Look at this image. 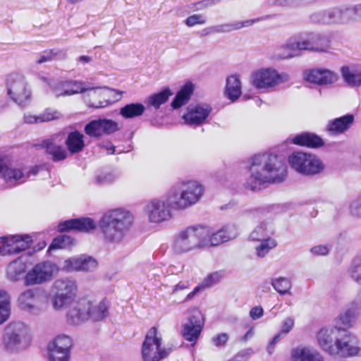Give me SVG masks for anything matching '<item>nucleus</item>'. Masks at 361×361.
<instances>
[{
  "label": "nucleus",
  "instance_id": "nucleus-61",
  "mask_svg": "<svg viewBox=\"0 0 361 361\" xmlns=\"http://www.w3.org/2000/svg\"><path fill=\"white\" fill-rule=\"evenodd\" d=\"M4 247H6V237H1L0 238V252L3 255H6Z\"/></svg>",
  "mask_w": 361,
  "mask_h": 361
},
{
  "label": "nucleus",
  "instance_id": "nucleus-32",
  "mask_svg": "<svg viewBox=\"0 0 361 361\" xmlns=\"http://www.w3.org/2000/svg\"><path fill=\"white\" fill-rule=\"evenodd\" d=\"M109 315V306L106 299H103L97 305H93L89 300L88 319L94 321H101Z\"/></svg>",
  "mask_w": 361,
  "mask_h": 361
},
{
  "label": "nucleus",
  "instance_id": "nucleus-37",
  "mask_svg": "<svg viewBox=\"0 0 361 361\" xmlns=\"http://www.w3.org/2000/svg\"><path fill=\"white\" fill-rule=\"evenodd\" d=\"M10 311L9 295L6 291L0 290V324L8 319Z\"/></svg>",
  "mask_w": 361,
  "mask_h": 361
},
{
  "label": "nucleus",
  "instance_id": "nucleus-58",
  "mask_svg": "<svg viewBox=\"0 0 361 361\" xmlns=\"http://www.w3.org/2000/svg\"><path fill=\"white\" fill-rule=\"evenodd\" d=\"M250 315L252 319H257L263 315V309L259 306L254 307L251 309Z\"/></svg>",
  "mask_w": 361,
  "mask_h": 361
},
{
  "label": "nucleus",
  "instance_id": "nucleus-56",
  "mask_svg": "<svg viewBox=\"0 0 361 361\" xmlns=\"http://www.w3.org/2000/svg\"><path fill=\"white\" fill-rule=\"evenodd\" d=\"M311 252L314 255H326L329 253V249L327 246L320 245L313 247L311 249Z\"/></svg>",
  "mask_w": 361,
  "mask_h": 361
},
{
  "label": "nucleus",
  "instance_id": "nucleus-46",
  "mask_svg": "<svg viewBox=\"0 0 361 361\" xmlns=\"http://www.w3.org/2000/svg\"><path fill=\"white\" fill-rule=\"evenodd\" d=\"M267 235V225L260 224L250 233V238L254 241H259Z\"/></svg>",
  "mask_w": 361,
  "mask_h": 361
},
{
  "label": "nucleus",
  "instance_id": "nucleus-8",
  "mask_svg": "<svg viewBox=\"0 0 361 361\" xmlns=\"http://www.w3.org/2000/svg\"><path fill=\"white\" fill-rule=\"evenodd\" d=\"M288 75L280 74L274 68H262L254 72L251 76L252 86L259 90H268L286 81Z\"/></svg>",
  "mask_w": 361,
  "mask_h": 361
},
{
  "label": "nucleus",
  "instance_id": "nucleus-3",
  "mask_svg": "<svg viewBox=\"0 0 361 361\" xmlns=\"http://www.w3.org/2000/svg\"><path fill=\"white\" fill-rule=\"evenodd\" d=\"M329 47V40L318 34L310 33L305 37L294 36L278 47L277 57L289 59L299 56L302 51H326Z\"/></svg>",
  "mask_w": 361,
  "mask_h": 361
},
{
  "label": "nucleus",
  "instance_id": "nucleus-51",
  "mask_svg": "<svg viewBox=\"0 0 361 361\" xmlns=\"http://www.w3.org/2000/svg\"><path fill=\"white\" fill-rule=\"evenodd\" d=\"M59 118L58 112L46 110L39 116L38 121H39V123H43L58 119Z\"/></svg>",
  "mask_w": 361,
  "mask_h": 361
},
{
  "label": "nucleus",
  "instance_id": "nucleus-21",
  "mask_svg": "<svg viewBox=\"0 0 361 361\" xmlns=\"http://www.w3.org/2000/svg\"><path fill=\"white\" fill-rule=\"evenodd\" d=\"M32 239L28 235L6 237V255L18 254L29 248L32 244Z\"/></svg>",
  "mask_w": 361,
  "mask_h": 361
},
{
  "label": "nucleus",
  "instance_id": "nucleus-44",
  "mask_svg": "<svg viewBox=\"0 0 361 361\" xmlns=\"http://www.w3.org/2000/svg\"><path fill=\"white\" fill-rule=\"evenodd\" d=\"M262 242L259 246L257 247L256 250L257 255L260 257H264L271 249L276 246L275 240L270 238L261 240Z\"/></svg>",
  "mask_w": 361,
  "mask_h": 361
},
{
  "label": "nucleus",
  "instance_id": "nucleus-57",
  "mask_svg": "<svg viewBox=\"0 0 361 361\" xmlns=\"http://www.w3.org/2000/svg\"><path fill=\"white\" fill-rule=\"evenodd\" d=\"M11 166V161L6 155H0V173H3L7 166Z\"/></svg>",
  "mask_w": 361,
  "mask_h": 361
},
{
  "label": "nucleus",
  "instance_id": "nucleus-36",
  "mask_svg": "<svg viewBox=\"0 0 361 361\" xmlns=\"http://www.w3.org/2000/svg\"><path fill=\"white\" fill-rule=\"evenodd\" d=\"M172 94L171 90L169 87H166L161 92L151 95L148 99V103L155 109H159L161 104L169 100Z\"/></svg>",
  "mask_w": 361,
  "mask_h": 361
},
{
  "label": "nucleus",
  "instance_id": "nucleus-30",
  "mask_svg": "<svg viewBox=\"0 0 361 361\" xmlns=\"http://www.w3.org/2000/svg\"><path fill=\"white\" fill-rule=\"evenodd\" d=\"M194 85L192 82L185 83L177 92L175 98L171 102L173 109H178L186 104L193 94Z\"/></svg>",
  "mask_w": 361,
  "mask_h": 361
},
{
  "label": "nucleus",
  "instance_id": "nucleus-31",
  "mask_svg": "<svg viewBox=\"0 0 361 361\" xmlns=\"http://www.w3.org/2000/svg\"><path fill=\"white\" fill-rule=\"evenodd\" d=\"M241 83L237 75H231L226 79L225 94L231 101H235L241 95Z\"/></svg>",
  "mask_w": 361,
  "mask_h": 361
},
{
  "label": "nucleus",
  "instance_id": "nucleus-47",
  "mask_svg": "<svg viewBox=\"0 0 361 361\" xmlns=\"http://www.w3.org/2000/svg\"><path fill=\"white\" fill-rule=\"evenodd\" d=\"M50 361H69L70 354L63 350L48 349Z\"/></svg>",
  "mask_w": 361,
  "mask_h": 361
},
{
  "label": "nucleus",
  "instance_id": "nucleus-26",
  "mask_svg": "<svg viewBox=\"0 0 361 361\" xmlns=\"http://www.w3.org/2000/svg\"><path fill=\"white\" fill-rule=\"evenodd\" d=\"M350 20L349 8H334L322 15V22L325 24L341 23Z\"/></svg>",
  "mask_w": 361,
  "mask_h": 361
},
{
  "label": "nucleus",
  "instance_id": "nucleus-18",
  "mask_svg": "<svg viewBox=\"0 0 361 361\" xmlns=\"http://www.w3.org/2000/svg\"><path fill=\"white\" fill-rule=\"evenodd\" d=\"M39 146L45 150L54 162L62 161L68 157L67 149L57 144L54 137L43 140Z\"/></svg>",
  "mask_w": 361,
  "mask_h": 361
},
{
  "label": "nucleus",
  "instance_id": "nucleus-48",
  "mask_svg": "<svg viewBox=\"0 0 361 361\" xmlns=\"http://www.w3.org/2000/svg\"><path fill=\"white\" fill-rule=\"evenodd\" d=\"M64 95H72L77 94L80 90V83L76 81H67L62 84Z\"/></svg>",
  "mask_w": 361,
  "mask_h": 361
},
{
  "label": "nucleus",
  "instance_id": "nucleus-49",
  "mask_svg": "<svg viewBox=\"0 0 361 361\" xmlns=\"http://www.w3.org/2000/svg\"><path fill=\"white\" fill-rule=\"evenodd\" d=\"M61 51L54 49H46L42 52L37 63L41 64L53 60Z\"/></svg>",
  "mask_w": 361,
  "mask_h": 361
},
{
  "label": "nucleus",
  "instance_id": "nucleus-50",
  "mask_svg": "<svg viewBox=\"0 0 361 361\" xmlns=\"http://www.w3.org/2000/svg\"><path fill=\"white\" fill-rule=\"evenodd\" d=\"M205 23V20L200 14H194L188 17L185 23L188 27H192L196 25H202Z\"/></svg>",
  "mask_w": 361,
  "mask_h": 361
},
{
  "label": "nucleus",
  "instance_id": "nucleus-41",
  "mask_svg": "<svg viewBox=\"0 0 361 361\" xmlns=\"http://www.w3.org/2000/svg\"><path fill=\"white\" fill-rule=\"evenodd\" d=\"M110 104L108 99H106L105 95L100 92H94L90 96L87 100V105L91 108L99 109L108 106Z\"/></svg>",
  "mask_w": 361,
  "mask_h": 361
},
{
  "label": "nucleus",
  "instance_id": "nucleus-22",
  "mask_svg": "<svg viewBox=\"0 0 361 361\" xmlns=\"http://www.w3.org/2000/svg\"><path fill=\"white\" fill-rule=\"evenodd\" d=\"M291 143L310 149H317L324 145V141L318 135L313 133H302L291 138Z\"/></svg>",
  "mask_w": 361,
  "mask_h": 361
},
{
  "label": "nucleus",
  "instance_id": "nucleus-11",
  "mask_svg": "<svg viewBox=\"0 0 361 361\" xmlns=\"http://www.w3.org/2000/svg\"><path fill=\"white\" fill-rule=\"evenodd\" d=\"M204 326L203 314L199 310H194L188 319V322L183 326L182 336L188 341L196 343Z\"/></svg>",
  "mask_w": 361,
  "mask_h": 361
},
{
  "label": "nucleus",
  "instance_id": "nucleus-2",
  "mask_svg": "<svg viewBox=\"0 0 361 361\" xmlns=\"http://www.w3.org/2000/svg\"><path fill=\"white\" fill-rule=\"evenodd\" d=\"M133 223L132 214L117 208L106 212L99 221V228L106 243L120 242Z\"/></svg>",
  "mask_w": 361,
  "mask_h": 361
},
{
  "label": "nucleus",
  "instance_id": "nucleus-55",
  "mask_svg": "<svg viewBox=\"0 0 361 361\" xmlns=\"http://www.w3.org/2000/svg\"><path fill=\"white\" fill-rule=\"evenodd\" d=\"M349 11L350 14V20L356 18L361 20V4L349 8Z\"/></svg>",
  "mask_w": 361,
  "mask_h": 361
},
{
  "label": "nucleus",
  "instance_id": "nucleus-29",
  "mask_svg": "<svg viewBox=\"0 0 361 361\" xmlns=\"http://www.w3.org/2000/svg\"><path fill=\"white\" fill-rule=\"evenodd\" d=\"M19 331L15 325H9L5 329L3 338L4 349L7 351L13 350L20 343Z\"/></svg>",
  "mask_w": 361,
  "mask_h": 361
},
{
  "label": "nucleus",
  "instance_id": "nucleus-64",
  "mask_svg": "<svg viewBox=\"0 0 361 361\" xmlns=\"http://www.w3.org/2000/svg\"><path fill=\"white\" fill-rule=\"evenodd\" d=\"M254 334V331H253V329L252 328H250L247 331V333L245 334V336H243V340L244 341H246L247 337L248 336H252V334Z\"/></svg>",
  "mask_w": 361,
  "mask_h": 361
},
{
  "label": "nucleus",
  "instance_id": "nucleus-24",
  "mask_svg": "<svg viewBox=\"0 0 361 361\" xmlns=\"http://www.w3.org/2000/svg\"><path fill=\"white\" fill-rule=\"evenodd\" d=\"M65 145L68 154H76L85 148V135L80 131L75 130L68 133Z\"/></svg>",
  "mask_w": 361,
  "mask_h": 361
},
{
  "label": "nucleus",
  "instance_id": "nucleus-16",
  "mask_svg": "<svg viewBox=\"0 0 361 361\" xmlns=\"http://www.w3.org/2000/svg\"><path fill=\"white\" fill-rule=\"evenodd\" d=\"M336 341L338 349L336 355L350 357L358 355L360 349L357 345V340L350 334L341 333L339 339Z\"/></svg>",
  "mask_w": 361,
  "mask_h": 361
},
{
  "label": "nucleus",
  "instance_id": "nucleus-53",
  "mask_svg": "<svg viewBox=\"0 0 361 361\" xmlns=\"http://www.w3.org/2000/svg\"><path fill=\"white\" fill-rule=\"evenodd\" d=\"M294 326V321L290 318H286L282 324L281 330L280 333L281 334H286L291 331Z\"/></svg>",
  "mask_w": 361,
  "mask_h": 361
},
{
  "label": "nucleus",
  "instance_id": "nucleus-7",
  "mask_svg": "<svg viewBox=\"0 0 361 361\" xmlns=\"http://www.w3.org/2000/svg\"><path fill=\"white\" fill-rule=\"evenodd\" d=\"M55 295L51 300L54 309L59 310L74 302L77 292L76 283L68 279L56 280L53 285Z\"/></svg>",
  "mask_w": 361,
  "mask_h": 361
},
{
  "label": "nucleus",
  "instance_id": "nucleus-33",
  "mask_svg": "<svg viewBox=\"0 0 361 361\" xmlns=\"http://www.w3.org/2000/svg\"><path fill=\"white\" fill-rule=\"evenodd\" d=\"M341 74L345 82L352 87L361 85V66L350 69L348 66L341 68Z\"/></svg>",
  "mask_w": 361,
  "mask_h": 361
},
{
  "label": "nucleus",
  "instance_id": "nucleus-42",
  "mask_svg": "<svg viewBox=\"0 0 361 361\" xmlns=\"http://www.w3.org/2000/svg\"><path fill=\"white\" fill-rule=\"evenodd\" d=\"M1 176L6 183H11L19 180L23 177L24 174L21 169L12 168L11 166H7Z\"/></svg>",
  "mask_w": 361,
  "mask_h": 361
},
{
  "label": "nucleus",
  "instance_id": "nucleus-19",
  "mask_svg": "<svg viewBox=\"0 0 361 361\" xmlns=\"http://www.w3.org/2000/svg\"><path fill=\"white\" fill-rule=\"evenodd\" d=\"M211 111V106L206 104L189 106L183 118L187 124L199 126L204 123Z\"/></svg>",
  "mask_w": 361,
  "mask_h": 361
},
{
  "label": "nucleus",
  "instance_id": "nucleus-4",
  "mask_svg": "<svg viewBox=\"0 0 361 361\" xmlns=\"http://www.w3.org/2000/svg\"><path fill=\"white\" fill-rule=\"evenodd\" d=\"M205 226H190L180 231L173 242V250L182 254L195 249L205 247Z\"/></svg>",
  "mask_w": 361,
  "mask_h": 361
},
{
  "label": "nucleus",
  "instance_id": "nucleus-43",
  "mask_svg": "<svg viewBox=\"0 0 361 361\" xmlns=\"http://www.w3.org/2000/svg\"><path fill=\"white\" fill-rule=\"evenodd\" d=\"M271 285L274 289L281 295L289 293L290 289V281L286 278L281 277L277 279H273Z\"/></svg>",
  "mask_w": 361,
  "mask_h": 361
},
{
  "label": "nucleus",
  "instance_id": "nucleus-10",
  "mask_svg": "<svg viewBox=\"0 0 361 361\" xmlns=\"http://www.w3.org/2000/svg\"><path fill=\"white\" fill-rule=\"evenodd\" d=\"M119 130L117 122L106 118H99L90 121L85 126L84 132L90 137L100 138Z\"/></svg>",
  "mask_w": 361,
  "mask_h": 361
},
{
  "label": "nucleus",
  "instance_id": "nucleus-13",
  "mask_svg": "<svg viewBox=\"0 0 361 361\" xmlns=\"http://www.w3.org/2000/svg\"><path fill=\"white\" fill-rule=\"evenodd\" d=\"M341 329L336 327L322 328L317 334L319 345L331 355H336L337 352L336 341L339 339Z\"/></svg>",
  "mask_w": 361,
  "mask_h": 361
},
{
  "label": "nucleus",
  "instance_id": "nucleus-25",
  "mask_svg": "<svg viewBox=\"0 0 361 361\" xmlns=\"http://www.w3.org/2000/svg\"><path fill=\"white\" fill-rule=\"evenodd\" d=\"M354 117L352 114H347L340 118L330 121L327 126V131L333 135L343 133L352 125Z\"/></svg>",
  "mask_w": 361,
  "mask_h": 361
},
{
  "label": "nucleus",
  "instance_id": "nucleus-14",
  "mask_svg": "<svg viewBox=\"0 0 361 361\" xmlns=\"http://www.w3.org/2000/svg\"><path fill=\"white\" fill-rule=\"evenodd\" d=\"M96 228L94 221L89 217L71 219L58 225V231L60 233L75 231L80 233H89Z\"/></svg>",
  "mask_w": 361,
  "mask_h": 361
},
{
  "label": "nucleus",
  "instance_id": "nucleus-63",
  "mask_svg": "<svg viewBox=\"0 0 361 361\" xmlns=\"http://www.w3.org/2000/svg\"><path fill=\"white\" fill-rule=\"evenodd\" d=\"M354 303H355V305L356 307H361V291H360V293L358 294V295L357 296V298H356V299H355V300Z\"/></svg>",
  "mask_w": 361,
  "mask_h": 361
},
{
  "label": "nucleus",
  "instance_id": "nucleus-52",
  "mask_svg": "<svg viewBox=\"0 0 361 361\" xmlns=\"http://www.w3.org/2000/svg\"><path fill=\"white\" fill-rule=\"evenodd\" d=\"M228 340V335L226 333H221L212 338L213 343L219 347L226 345Z\"/></svg>",
  "mask_w": 361,
  "mask_h": 361
},
{
  "label": "nucleus",
  "instance_id": "nucleus-39",
  "mask_svg": "<svg viewBox=\"0 0 361 361\" xmlns=\"http://www.w3.org/2000/svg\"><path fill=\"white\" fill-rule=\"evenodd\" d=\"M355 314L354 309H348L338 317L337 323L339 326L336 328L341 329V333L345 332V329L351 326L352 320Z\"/></svg>",
  "mask_w": 361,
  "mask_h": 361
},
{
  "label": "nucleus",
  "instance_id": "nucleus-40",
  "mask_svg": "<svg viewBox=\"0 0 361 361\" xmlns=\"http://www.w3.org/2000/svg\"><path fill=\"white\" fill-rule=\"evenodd\" d=\"M36 295L33 290L29 289L22 293L18 298L19 305L22 309H30L34 306Z\"/></svg>",
  "mask_w": 361,
  "mask_h": 361
},
{
  "label": "nucleus",
  "instance_id": "nucleus-5",
  "mask_svg": "<svg viewBox=\"0 0 361 361\" xmlns=\"http://www.w3.org/2000/svg\"><path fill=\"white\" fill-rule=\"evenodd\" d=\"M171 353V348L162 346V337L156 326L147 331L142 345V358L143 361H161L166 358Z\"/></svg>",
  "mask_w": 361,
  "mask_h": 361
},
{
  "label": "nucleus",
  "instance_id": "nucleus-60",
  "mask_svg": "<svg viewBox=\"0 0 361 361\" xmlns=\"http://www.w3.org/2000/svg\"><path fill=\"white\" fill-rule=\"evenodd\" d=\"M188 287H189L188 283H184L180 282L175 286L174 291H177L178 290L187 289V288H188Z\"/></svg>",
  "mask_w": 361,
  "mask_h": 361
},
{
  "label": "nucleus",
  "instance_id": "nucleus-27",
  "mask_svg": "<svg viewBox=\"0 0 361 361\" xmlns=\"http://www.w3.org/2000/svg\"><path fill=\"white\" fill-rule=\"evenodd\" d=\"M291 361H324L319 353L308 347H297L291 353Z\"/></svg>",
  "mask_w": 361,
  "mask_h": 361
},
{
  "label": "nucleus",
  "instance_id": "nucleus-6",
  "mask_svg": "<svg viewBox=\"0 0 361 361\" xmlns=\"http://www.w3.org/2000/svg\"><path fill=\"white\" fill-rule=\"evenodd\" d=\"M288 161L293 169L305 176H314L324 169L322 161L310 153L294 152L288 156Z\"/></svg>",
  "mask_w": 361,
  "mask_h": 361
},
{
  "label": "nucleus",
  "instance_id": "nucleus-20",
  "mask_svg": "<svg viewBox=\"0 0 361 361\" xmlns=\"http://www.w3.org/2000/svg\"><path fill=\"white\" fill-rule=\"evenodd\" d=\"M305 78L310 82L324 85L335 82L338 77L334 72L329 69L314 68L307 71Z\"/></svg>",
  "mask_w": 361,
  "mask_h": 361
},
{
  "label": "nucleus",
  "instance_id": "nucleus-12",
  "mask_svg": "<svg viewBox=\"0 0 361 361\" xmlns=\"http://www.w3.org/2000/svg\"><path fill=\"white\" fill-rule=\"evenodd\" d=\"M53 276L51 265L46 262L37 264L25 275V286L39 285L50 281Z\"/></svg>",
  "mask_w": 361,
  "mask_h": 361
},
{
  "label": "nucleus",
  "instance_id": "nucleus-23",
  "mask_svg": "<svg viewBox=\"0 0 361 361\" xmlns=\"http://www.w3.org/2000/svg\"><path fill=\"white\" fill-rule=\"evenodd\" d=\"M8 94L19 105H25L31 98V93L23 80L14 81L8 88Z\"/></svg>",
  "mask_w": 361,
  "mask_h": 361
},
{
  "label": "nucleus",
  "instance_id": "nucleus-17",
  "mask_svg": "<svg viewBox=\"0 0 361 361\" xmlns=\"http://www.w3.org/2000/svg\"><path fill=\"white\" fill-rule=\"evenodd\" d=\"M150 221L160 223L171 218L169 204L159 200H152L147 206Z\"/></svg>",
  "mask_w": 361,
  "mask_h": 361
},
{
  "label": "nucleus",
  "instance_id": "nucleus-28",
  "mask_svg": "<svg viewBox=\"0 0 361 361\" xmlns=\"http://www.w3.org/2000/svg\"><path fill=\"white\" fill-rule=\"evenodd\" d=\"M207 235L205 236V247L216 246L230 240L231 236L228 231L221 228L213 233L211 228L205 226Z\"/></svg>",
  "mask_w": 361,
  "mask_h": 361
},
{
  "label": "nucleus",
  "instance_id": "nucleus-9",
  "mask_svg": "<svg viewBox=\"0 0 361 361\" xmlns=\"http://www.w3.org/2000/svg\"><path fill=\"white\" fill-rule=\"evenodd\" d=\"M183 185L185 188L178 200L172 202L171 197H168V201L171 202L176 209H185L195 204L200 200L204 192L203 186L196 181H188Z\"/></svg>",
  "mask_w": 361,
  "mask_h": 361
},
{
  "label": "nucleus",
  "instance_id": "nucleus-45",
  "mask_svg": "<svg viewBox=\"0 0 361 361\" xmlns=\"http://www.w3.org/2000/svg\"><path fill=\"white\" fill-rule=\"evenodd\" d=\"M222 278L221 271H214L208 274L202 282L204 288H210L218 283Z\"/></svg>",
  "mask_w": 361,
  "mask_h": 361
},
{
  "label": "nucleus",
  "instance_id": "nucleus-35",
  "mask_svg": "<svg viewBox=\"0 0 361 361\" xmlns=\"http://www.w3.org/2000/svg\"><path fill=\"white\" fill-rule=\"evenodd\" d=\"M73 345L71 338L68 336H59L49 343L48 349H56L63 350L71 354V349Z\"/></svg>",
  "mask_w": 361,
  "mask_h": 361
},
{
  "label": "nucleus",
  "instance_id": "nucleus-38",
  "mask_svg": "<svg viewBox=\"0 0 361 361\" xmlns=\"http://www.w3.org/2000/svg\"><path fill=\"white\" fill-rule=\"evenodd\" d=\"M75 243L73 238L67 235H61L54 238L49 246L50 249H66L71 247Z\"/></svg>",
  "mask_w": 361,
  "mask_h": 361
},
{
  "label": "nucleus",
  "instance_id": "nucleus-62",
  "mask_svg": "<svg viewBox=\"0 0 361 361\" xmlns=\"http://www.w3.org/2000/svg\"><path fill=\"white\" fill-rule=\"evenodd\" d=\"M80 61H81L83 63H89L91 61V57L88 56H80L79 57Z\"/></svg>",
  "mask_w": 361,
  "mask_h": 361
},
{
  "label": "nucleus",
  "instance_id": "nucleus-34",
  "mask_svg": "<svg viewBox=\"0 0 361 361\" xmlns=\"http://www.w3.org/2000/svg\"><path fill=\"white\" fill-rule=\"evenodd\" d=\"M145 107L141 103H130L120 109V114L125 118H132L142 115Z\"/></svg>",
  "mask_w": 361,
  "mask_h": 361
},
{
  "label": "nucleus",
  "instance_id": "nucleus-15",
  "mask_svg": "<svg viewBox=\"0 0 361 361\" xmlns=\"http://www.w3.org/2000/svg\"><path fill=\"white\" fill-rule=\"evenodd\" d=\"M88 305L89 300L85 298L74 301L67 311V322L71 325H78L88 319Z\"/></svg>",
  "mask_w": 361,
  "mask_h": 361
},
{
  "label": "nucleus",
  "instance_id": "nucleus-54",
  "mask_svg": "<svg viewBox=\"0 0 361 361\" xmlns=\"http://www.w3.org/2000/svg\"><path fill=\"white\" fill-rule=\"evenodd\" d=\"M351 276L357 283L361 284V264L353 266L351 269Z\"/></svg>",
  "mask_w": 361,
  "mask_h": 361
},
{
  "label": "nucleus",
  "instance_id": "nucleus-1",
  "mask_svg": "<svg viewBox=\"0 0 361 361\" xmlns=\"http://www.w3.org/2000/svg\"><path fill=\"white\" fill-rule=\"evenodd\" d=\"M251 174L245 186L255 191L267 184L281 183L288 174L285 162L276 154L259 153L254 155L250 163Z\"/></svg>",
  "mask_w": 361,
  "mask_h": 361
},
{
  "label": "nucleus",
  "instance_id": "nucleus-59",
  "mask_svg": "<svg viewBox=\"0 0 361 361\" xmlns=\"http://www.w3.org/2000/svg\"><path fill=\"white\" fill-rule=\"evenodd\" d=\"M38 118L39 116H36L29 114L24 116V121L27 123H39Z\"/></svg>",
  "mask_w": 361,
  "mask_h": 361
}]
</instances>
